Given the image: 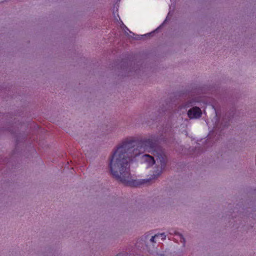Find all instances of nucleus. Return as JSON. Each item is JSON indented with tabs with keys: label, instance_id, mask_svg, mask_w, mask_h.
<instances>
[{
	"label": "nucleus",
	"instance_id": "9d476101",
	"mask_svg": "<svg viewBox=\"0 0 256 256\" xmlns=\"http://www.w3.org/2000/svg\"><path fill=\"white\" fill-rule=\"evenodd\" d=\"M180 237H182V234H180ZM182 238V239L183 242H184V238Z\"/></svg>",
	"mask_w": 256,
	"mask_h": 256
},
{
	"label": "nucleus",
	"instance_id": "f03ea898",
	"mask_svg": "<svg viewBox=\"0 0 256 256\" xmlns=\"http://www.w3.org/2000/svg\"><path fill=\"white\" fill-rule=\"evenodd\" d=\"M158 136L152 135L148 138H145L140 139H136L134 138H130L126 139L125 142H130V150L133 156L136 157L143 154L144 152L153 151L156 152L158 144Z\"/></svg>",
	"mask_w": 256,
	"mask_h": 256
},
{
	"label": "nucleus",
	"instance_id": "f257e3e1",
	"mask_svg": "<svg viewBox=\"0 0 256 256\" xmlns=\"http://www.w3.org/2000/svg\"><path fill=\"white\" fill-rule=\"evenodd\" d=\"M130 144L124 140L119 144L111 156L108 164L112 176L124 184L132 182L129 163L136 158L130 150Z\"/></svg>",
	"mask_w": 256,
	"mask_h": 256
},
{
	"label": "nucleus",
	"instance_id": "1a4fd4ad",
	"mask_svg": "<svg viewBox=\"0 0 256 256\" xmlns=\"http://www.w3.org/2000/svg\"><path fill=\"white\" fill-rule=\"evenodd\" d=\"M194 101H188L187 102L186 104H184L185 107H189L190 106H192L194 104Z\"/></svg>",
	"mask_w": 256,
	"mask_h": 256
},
{
	"label": "nucleus",
	"instance_id": "6e6552de",
	"mask_svg": "<svg viewBox=\"0 0 256 256\" xmlns=\"http://www.w3.org/2000/svg\"><path fill=\"white\" fill-rule=\"evenodd\" d=\"M154 32H150V33H148V34H145L144 35H142L141 36H142V38H149L150 36H152L154 35Z\"/></svg>",
	"mask_w": 256,
	"mask_h": 256
},
{
	"label": "nucleus",
	"instance_id": "39448f33",
	"mask_svg": "<svg viewBox=\"0 0 256 256\" xmlns=\"http://www.w3.org/2000/svg\"><path fill=\"white\" fill-rule=\"evenodd\" d=\"M144 157L145 160L148 163L150 166H152L155 163L156 160L154 157L150 156L148 154H145Z\"/></svg>",
	"mask_w": 256,
	"mask_h": 256
},
{
	"label": "nucleus",
	"instance_id": "423d86ee",
	"mask_svg": "<svg viewBox=\"0 0 256 256\" xmlns=\"http://www.w3.org/2000/svg\"><path fill=\"white\" fill-rule=\"evenodd\" d=\"M164 236V237H162V238H165V237H166V236L164 235V233L160 234H155L154 236H152L151 238H150V242H154V239H155L156 238L158 237V236Z\"/></svg>",
	"mask_w": 256,
	"mask_h": 256
},
{
	"label": "nucleus",
	"instance_id": "0eeeda50",
	"mask_svg": "<svg viewBox=\"0 0 256 256\" xmlns=\"http://www.w3.org/2000/svg\"><path fill=\"white\" fill-rule=\"evenodd\" d=\"M145 182H146V181H145L144 182H144H140V183H138L137 182H136V180L134 181H133L132 180V182L130 184H128V185H134L135 186H137L138 185H140V184H144Z\"/></svg>",
	"mask_w": 256,
	"mask_h": 256
},
{
	"label": "nucleus",
	"instance_id": "20e7f679",
	"mask_svg": "<svg viewBox=\"0 0 256 256\" xmlns=\"http://www.w3.org/2000/svg\"><path fill=\"white\" fill-rule=\"evenodd\" d=\"M188 116L190 119L198 118L202 115V112L198 106H194L188 112Z\"/></svg>",
	"mask_w": 256,
	"mask_h": 256
},
{
	"label": "nucleus",
	"instance_id": "9b49d317",
	"mask_svg": "<svg viewBox=\"0 0 256 256\" xmlns=\"http://www.w3.org/2000/svg\"><path fill=\"white\" fill-rule=\"evenodd\" d=\"M168 20V16L166 17V20H164V22H165Z\"/></svg>",
	"mask_w": 256,
	"mask_h": 256
},
{
	"label": "nucleus",
	"instance_id": "7ed1b4c3",
	"mask_svg": "<svg viewBox=\"0 0 256 256\" xmlns=\"http://www.w3.org/2000/svg\"><path fill=\"white\" fill-rule=\"evenodd\" d=\"M154 156L156 157V161L160 164V167L154 174V178H158L162 173V170L165 168L166 164V157L164 152L162 150L156 151L154 152Z\"/></svg>",
	"mask_w": 256,
	"mask_h": 256
}]
</instances>
